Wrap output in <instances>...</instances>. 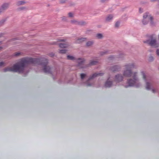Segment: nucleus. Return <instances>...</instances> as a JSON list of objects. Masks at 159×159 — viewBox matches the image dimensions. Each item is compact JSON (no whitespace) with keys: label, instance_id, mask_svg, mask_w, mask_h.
I'll return each instance as SVG.
<instances>
[{"label":"nucleus","instance_id":"nucleus-1","mask_svg":"<svg viewBox=\"0 0 159 159\" xmlns=\"http://www.w3.org/2000/svg\"><path fill=\"white\" fill-rule=\"evenodd\" d=\"M48 60L45 58H24L14 65L12 67H7L4 70V72L7 71L22 72L25 67L30 64H40L43 68V70L46 73H50L51 69L47 66Z\"/></svg>","mask_w":159,"mask_h":159},{"label":"nucleus","instance_id":"nucleus-2","mask_svg":"<svg viewBox=\"0 0 159 159\" xmlns=\"http://www.w3.org/2000/svg\"><path fill=\"white\" fill-rule=\"evenodd\" d=\"M135 65L134 64L126 65V70L124 72V75L125 77H130L131 79L128 80V86H125L127 88L128 86H135L136 87L139 86V80L137 77L136 73H133L131 71L132 69L134 67Z\"/></svg>","mask_w":159,"mask_h":159},{"label":"nucleus","instance_id":"nucleus-3","mask_svg":"<svg viewBox=\"0 0 159 159\" xmlns=\"http://www.w3.org/2000/svg\"><path fill=\"white\" fill-rule=\"evenodd\" d=\"M141 75L143 79L146 81L145 88L147 90H149L152 86V83L151 80H148V78L146 77L145 74L143 71H142Z\"/></svg>","mask_w":159,"mask_h":159},{"label":"nucleus","instance_id":"nucleus-4","mask_svg":"<svg viewBox=\"0 0 159 159\" xmlns=\"http://www.w3.org/2000/svg\"><path fill=\"white\" fill-rule=\"evenodd\" d=\"M144 43H147L151 46L157 48L159 46V44L157 43L156 40L151 37L149 39L144 41Z\"/></svg>","mask_w":159,"mask_h":159},{"label":"nucleus","instance_id":"nucleus-5","mask_svg":"<svg viewBox=\"0 0 159 159\" xmlns=\"http://www.w3.org/2000/svg\"><path fill=\"white\" fill-rule=\"evenodd\" d=\"M148 14V13H146L143 16V23L144 25L147 24L149 20H152V17Z\"/></svg>","mask_w":159,"mask_h":159},{"label":"nucleus","instance_id":"nucleus-6","mask_svg":"<svg viewBox=\"0 0 159 159\" xmlns=\"http://www.w3.org/2000/svg\"><path fill=\"white\" fill-rule=\"evenodd\" d=\"M65 41V40L64 39H58L57 42H61V43H58L59 45V47L61 48H67L68 47V44L66 43H63Z\"/></svg>","mask_w":159,"mask_h":159},{"label":"nucleus","instance_id":"nucleus-7","mask_svg":"<svg viewBox=\"0 0 159 159\" xmlns=\"http://www.w3.org/2000/svg\"><path fill=\"white\" fill-rule=\"evenodd\" d=\"M84 60L83 59H78L77 61L78 63V66L80 68H84V66H83L84 62Z\"/></svg>","mask_w":159,"mask_h":159},{"label":"nucleus","instance_id":"nucleus-8","mask_svg":"<svg viewBox=\"0 0 159 159\" xmlns=\"http://www.w3.org/2000/svg\"><path fill=\"white\" fill-rule=\"evenodd\" d=\"M103 74V73H95L89 79L88 81H89L90 80L94 78L95 77L98 76H102Z\"/></svg>","mask_w":159,"mask_h":159},{"label":"nucleus","instance_id":"nucleus-9","mask_svg":"<svg viewBox=\"0 0 159 159\" xmlns=\"http://www.w3.org/2000/svg\"><path fill=\"white\" fill-rule=\"evenodd\" d=\"M123 79V77L120 75H118L116 76L115 80L117 82L121 81Z\"/></svg>","mask_w":159,"mask_h":159},{"label":"nucleus","instance_id":"nucleus-10","mask_svg":"<svg viewBox=\"0 0 159 159\" xmlns=\"http://www.w3.org/2000/svg\"><path fill=\"white\" fill-rule=\"evenodd\" d=\"M112 85V83L111 82L109 81V79L107 80L105 84V86L107 87H110Z\"/></svg>","mask_w":159,"mask_h":159},{"label":"nucleus","instance_id":"nucleus-11","mask_svg":"<svg viewBox=\"0 0 159 159\" xmlns=\"http://www.w3.org/2000/svg\"><path fill=\"white\" fill-rule=\"evenodd\" d=\"M9 6V5L7 3L4 4L1 7L0 9L2 10H4L7 9Z\"/></svg>","mask_w":159,"mask_h":159},{"label":"nucleus","instance_id":"nucleus-12","mask_svg":"<svg viewBox=\"0 0 159 159\" xmlns=\"http://www.w3.org/2000/svg\"><path fill=\"white\" fill-rule=\"evenodd\" d=\"M86 40V38H80L77 39L75 43H80Z\"/></svg>","mask_w":159,"mask_h":159},{"label":"nucleus","instance_id":"nucleus-13","mask_svg":"<svg viewBox=\"0 0 159 159\" xmlns=\"http://www.w3.org/2000/svg\"><path fill=\"white\" fill-rule=\"evenodd\" d=\"M120 68L117 66H114L111 68V70L113 72H115L119 70Z\"/></svg>","mask_w":159,"mask_h":159},{"label":"nucleus","instance_id":"nucleus-14","mask_svg":"<svg viewBox=\"0 0 159 159\" xmlns=\"http://www.w3.org/2000/svg\"><path fill=\"white\" fill-rule=\"evenodd\" d=\"M113 18V16L112 15H109L106 18V20L107 21H109Z\"/></svg>","mask_w":159,"mask_h":159},{"label":"nucleus","instance_id":"nucleus-15","mask_svg":"<svg viewBox=\"0 0 159 159\" xmlns=\"http://www.w3.org/2000/svg\"><path fill=\"white\" fill-rule=\"evenodd\" d=\"M93 43V42L89 41L86 43V45L87 46L89 47L92 45Z\"/></svg>","mask_w":159,"mask_h":159},{"label":"nucleus","instance_id":"nucleus-16","mask_svg":"<svg viewBox=\"0 0 159 159\" xmlns=\"http://www.w3.org/2000/svg\"><path fill=\"white\" fill-rule=\"evenodd\" d=\"M67 58L68 59L70 60H74L75 59V58L73 57L70 55L67 56Z\"/></svg>","mask_w":159,"mask_h":159},{"label":"nucleus","instance_id":"nucleus-17","mask_svg":"<svg viewBox=\"0 0 159 159\" xmlns=\"http://www.w3.org/2000/svg\"><path fill=\"white\" fill-rule=\"evenodd\" d=\"M25 3V2L23 1H19L17 2V5L18 6L24 4Z\"/></svg>","mask_w":159,"mask_h":159},{"label":"nucleus","instance_id":"nucleus-18","mask_svg":"<svg viewBox=\"0 0 159 159\" xmlns=\"http://www.w3.org/2000/svg\"><path fill=\"white\" fill-rule=\"evenodd\" d=\"M67 50L65 49L61 50L59 51V53H65L66 52Z\"/></svg>","mask_w":159,"mask_h":159},{"label":"nucleus","instance_id":"nucleus-19","mask_svg":"<svg viewBox=\"0 0 159 159\" xmlns=\"http://www.w3.org/2000/svg\"><path fill=\"white\" fill-rule=\"evenodd\" d=\"M98 62L96 61H93L91 62L90 63V64L91 65H95Z\"/></svg>","mask_w":159,"mask_h":159},{"label":"nucleus","instance_id":"nucleus-20","mask_svg":"<svg viewBox=\"0 0 159 159\" xmlns=\"http://www.w3.org/2000/svg\"><path fill=\"white\" fill-rule=\"evenodd\" d=\"M102 37V35L100 34H98L96 35V37L98 39H101Z\"/></svg>","mask_w":159,"mask_h":159},{"label":"nucleus","instance_id":"nucleus-21","mask_svg":"<svg viewBox=\"0 0 159 159\" xmlns=\"http://www.w3.org/2000/svg\"><path fill=\"white\" fill-rule=\"evenodd\" d=\"M86 75L85 74L82 73L80 75L81 78L82 79H83L85 76Z\"/></svg>","mask_w":159,"mask_h":159},{"label":"nucleus","instance_id":"nucleus-22","mask_svg":"<svg viewBox=\"0 0 159 159\" xmlns=\"http://www.w3.org/2000/svg\"><path fill=\"white\" fill-rule=\"evenodd\" d=\"M120 25V22H117L115 24V27H118Z\"/></svg>","mask_w":159,"mask_h":159},{"label":"nucleus","instance_id":"nucleus-23","mask_svg":"<svg viewBox=\"0 0 159 159\" xmlns=\"http://www.w3.org/2000/svg\"><path fill=\"white\" fill-rule=\"evenodd\" d=\"M20 54V53L19 52H16L15 53L14 55L16 56H18Z\"/></svg>","mask_w":159,"mask_h":159},{"label":"nucleus","instance_id":"nucleus-24","mask_svg":"<svg viewBox=\"0 0 159 159\" xmlns=\"http://www.w3.org/2000/svg\"><path fill=\"white\" fill-rule=\"evenodd\" d=\"M68 15L70 17H72L73 16V14L71 12L69 13L68 14Z\"/></svg>","mask_w":159,"mask_h":159},{"label":"nucleus","instance_id":"nucleus-25","mask_svg":"<svg viewBox=\"0 0 159 159\" xmlns=\"http://www.w3.org/2000/svg\"><path fill=\"white\" fill-rule=\"evenodd\" d=\"M153 60V58L152 57H150L149 58V60L150 61H152Z\"/></svg>","mask_w":159,"mask_h":159},{"label":"nucleus","instance_id":"nucleus-26","mask_svg":"<svg viewBox=\"0 0 159 159\" xmlns=\"http://www.w3.org/2000/svg\"><path fill=\"white\" fill-rule=\"evenodd\" d=\"M157 54L158 56H159V49H157Z\"/></svg>","mask_w":159,"mask_h":159},{"label":"nucleus","instance_id":"nucleus-27","mask_svg":"<svg viewBox=\"0 0 159 159\" xmlns=\"http://www.w3.org/2000/svg\"><path fill=\"white\" fill-rule=\"evenodd\" d=\"M4 63L3 62H0V66H2L4 64Z\"/></svg>","mask_w":159,"mask_h":159},{"label":"nucleus","instance_id":"nucleus-28","mask_svg":"<svg viewBox=\"0 0 159 159\" xmlns=\"http://www.w3.org/2000/svg\"><path fill=\"white\" fill-rule=\"evenodd\" d=\"M139 11L140 13H142L143 12V9L141 8H140L139 9Z\"/></svg>","mask_w":159,"mask_h":159},{"label":"nucleus","instance_id":"nucleus-29","mask_svg":"<svg viewBox=\"0 0 159 159\" xmlns=\"http://www.w3.org/2000/svg\"><path fill=\"white\" fill-rule=\"evenodd\" d=\"M152 92L153 93H155V92H156V91L155 89H152Z\"/></svg>","mask_w":159,"mask_h":159},{"label":"nucleus","instance_id":"nucleus-30","mask_svg":"<svg viewBox=\"0 0 159 159\" xmlns=\"http://www.w3.org/2000/svg\"><path fill=\"white\" fill-rule=\"evenodd\" d=\"M91 84H87V86H91Z\"/></svg>","mask_w":159,"mask_h":159},{"label":"nucleus","instance_id":"nucleus-31","mask_svg":"<svg viewBox=\"0 0 159 159\" xmlns=\"http://www.w3.org/2000/svg\"><path fill=\"white\" fill-rule=\"evenodd\" d=\"M106 53V52H104V53H103V54H102V55H103V54H104V53Z\"/></svg>","mask_w":159,"mask_h":159},{"label":"nucleus","instance_id":"nucleus-32","mask_svg":"<svg viewBox=\"0 0 159 159\" xmlns=\"http://www.w3.org/2000/svg\"><path fill=\"white\" fill-rule=\"evenodd\" d=\"M72 22H73V23H74V21H72Z\"/></svg>","mask_w":159,"mask_h":159},{"label":"nucleus","instance_id":"nucleus-33","mask_svg":"<svg viewBox=\"0 0 159 159\" xmlns=\"http://www.w3.org/2000/svg\"><path fill=\"white\" fill-rule=\"evenodd\" d=\"M158 38H159V34L158 35Z\"/></svg>","mask_w":159,"mask_h":159},{"label":"nucleus","instance_id":"nucleus-34","mask_svg":"<svg viewBox=\"0 0 159 159\" xmlns=\"http://www.w3.org/2000/svg\"><path fill=\"white\" fill-rule=\"evenodd\" d=\"M54 56V55H53V54L52 55V56Z\"/></svg>","mask_w":159,"mask_h":159},{"label":"nucleus","instance_id":"nucleus-35","mask_svg":"<svg viewBox=\"0 0 159 159\" xmlns=\"http://www.w3.org/2000/svg\"><path fill=\"white\" fill-rule=\"evenodd\" d=\"M1 47H0V49H1Z\"/></svg>","mask_w":159,"mask_h":159},{"label":"nucleus","instance_id":"nucleus-36","mask_svg":"<svg viewBox=\"0 0 159 159\" xmlns=\"http://www.w3.org/2000/svg\"><path fill=\"white\" fill-rule=\"evenodd\" d=\"M158 1L159 2V0H158Z\"/></svg>","mask_w":159,"mask_h":159}]
</instances>
